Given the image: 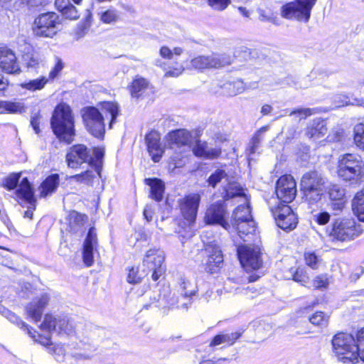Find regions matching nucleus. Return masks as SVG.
<instances>
[{
  "label": "nucleus",
  "instance_id": "nucleus-1",
  "mask_svg": "<svg viewBox=\"0 0 364 364\" xmlns=\"http://www.w3.org/2000/svg\"><path fill=\"white\" fill-rule=\"evenodd\" d=\"M50 125L57 138L70 144L75 136L74 118L70 107L66 104L58 105L53 114Z\"/></svg>",
  "mask_w": 364,
  "mask_h": 364
},
{
  "label": "nucleus",
  "instance_id": "nucleus-2",
  "mask_svg": "<svg viewBox=\"0 0 364 364\" xmlns=\"http://www.w3.org/2000/svg\"><path fill=\"white\" fill-rule=\"evenodd\" d=\"M93 156L90 155L86 146L76 144L70 148L66 154L68 166L72 168H77L83 164L88 162L91 168H95V171L100 174L102 171V159L105 151L100 147L93 149Z\"/></svg>",
  "mask_w": 364,
  "mask_h": 364
},
{
  "label": "nucleus",
  "instance_id": "nucleus-3",
  "mask_svg": "<svg viewBox=\"0 0 364 364\" xmlns=\"http://www.w3.org/2000/svg\"><path fill=\"white\" fill-rule=\"evenodd\" d=\"M337 173L339 178L351 184H360L364 180V161L356 154L341 155Z\"/></svg>",
  "mask_w": 364,
  "mask_h": 364
},
{
  "label": "nucleus",
  "instance_id": "nucleus-4",
  "mask_svg": "<svg viewBox=\"0 0 364 364\" xmlns=\"http://www.w3.org/2000/svg\"><path fill=\"white\" fill-rule=\"evenodd\" d=\"M41 328L47 333L44 336L38 335L41 339L39 343L45 346L53 344L50 336V333L53 331L58 334L65 333L66 335H70L74 332V326L72 321L65 316L56 318L50 314H46L41 325Z\"/></svg>",
  "mask_w": 364,
  "mask_h": 364
},
{
  "label": "nucleus",
  "instance_id": "nucleus-5",
  "mask_svg": "<svg viewBox=\"0 0 364 364\" xmlns=\"http://www.w3.org/2000/svg\"><path fill=\"white\" fill-rule=\"evenodd\" d=\"M331 343L333 353L344 362L346 360L353 362L359 358L355 338L351 334L337 333L333 336Z\"/></svg>",
  "mask_w": 364,
  "mask_h": 364
},
{
  "label": "nucleus",
  "instance_id": "nucleus-6",
  "mask_svg": "<svg viewBox=\"0 0 364 364\" xmlns=\"http://www.w3.org/2000/svg\"><path fill=\"white\" fill-rule=\"evenodd\" d=\"M360 225L352 218H337L332 224L329 236L332 240L347 242L354 240L362 233Z\"/></svg>",
  "mask_w": 364,
  "mask_h": 364
},
{
  "label": "nucleus",
  "instance_id": "nucleus-7",
  "mask_svg": "<svg viewBox=\"0 0 364 364\" xmlns=\"http://www.w3.org/2000/svg\"><path fill=\"white\" fill-rule=\"evenodd\" d=\"M232 58L227 53H213L210 55H200L190 62L192 68L203 71L204 70L222 69L230 65Z\"/></svg>",
  "mask_w": 364,
  "mask_h": 364
},
{
  "label": "nucleus",
  "instance_id": "nucleus-8",
  "mask_svg": "<svg viewBox=\"0 0 364 364\" xmlns=\"http://www.w3.org/2000/svg\"><path fill=\"white\" fill-rule=\"evenodd\" d=\"M60 19L55 12L38 15L34 20L33 31L36 36L53 38L59 29Z\"/></svg>",
  "mask_w": 364,
  "mask_h": 364
},
{
  "label": "nucleus",
  "instance_id": "nucleus-9",
  "mask_svg": "<svg viewBox=\"0 0 364 364\" xmlns=\"http://www.w3.org/2000/svg\"><path fill=\"white\" fill-rule=\"evenodd\" d=\"M81 114L87 132L96 138L103 139L105 125L102 113L95 107L87 106L81 109Z\"/></svg>",
  "mask_w": 364,
  "mask_h": 364
},
{
  "label": "nucleus",
  "instance_id": "nucleus-10",
  "mask_svg": "<svg viewBox=\"0 0 364 364\" xmlns=\"http://www.w3.org/2000/svg\"><path fill=\"white\" fill-rule=\"evenodd\" d=\"M316 0H296L282 6V16L289 19L309 21Z\"/></svg>",
  "mask_w": 364,
  "mask_h": 364
},
{
  "label": "nucleus",
  "instance_id": "nucleus-11",
  "mask_svg": "<svg viewBox=\"0 0 364 364\" xmlns=\"http://www.w3.org/2000/svg\"><path fill=\"white\" fill-rule=\"evenodd\" d=\"M164 259V253L159 249H150L145 255L141 267L146 269L147 274L151 272L154 281H157L166 272Z\"/></svg>",
  "mask_w": 364,
  "mask_h": 364
},
{
  "label": "nucleus",
  "instance_id": "nucleus-12",
  "mask_svg": "<svg viewBox=\"0 0 364 364\" xmlns=\"http://www.w3.org/2000/svg\"><path fill=\"white\" fill-rule=\"evenodd\" d=\"M272 213L279 228L284 230H294L298 223V218L291 208L279 203L276 208H271Z\"/></svg>",
  "mask_w": 364,
  "mask_h": 364
},
{
  "label": "nucleus",
  "instance_id": "nucleus-13",
  "mask_svg": "<svg viewBox=\"0 0 364 364\" xmlns=\"http://www.w3.org/2000/svg\"><path fill=\"white\" fill-rule=\"evenodd\" d=\"M237 253L241 265L247 271L258 269L262 267V261L259 249L257 247L238 245L237 246Z\"/></svg>",
  "mask_w": 364,
  "mask_h": 364
},
{
  "label": "nucleus",
  "instance_id": "nucleus-14",
  "mask_svg": "<svg viewBox=\"0 0 364 364\" xmlns=\"http://www.w3.org/2000/svg\"><path fill=\"white\" fill-rule=\"evenodd\" d=\"M243 205H238L234 210L230 220V228H241L247 226L248 232H255V223L251 215L248 200Z\"/></svg>",
  "mask_w": 364,
  "mask_h": 364
},
{
  "label": "nucleus",
  "instance_id": "nucleus-15",
  "mask_svg": "<svg viewBox=\"0 0 364 364\" xmlns=\"http://www.w3.org/2000/svg\"><path fill=\"white\" fill-rule=\"evenodd\" d=\"M296 182L291 176L280 177L276 186V194L281 200L280 203L287 204L293 200L296 196Z\"/></svg>",
  "mask_w": 364,
  "mask_h": 364
},
{
  "label": "nucleus",
  "instance_id": "nucleus-16",
  "mask_svg": "<svg viewBox=\"0 0 364 364\" xmlns=\"http://www.w3.org/2000/svg\"><path fill=\"white\" fill-rule=\"evenodd\" d=\"M226 208L222 202H217L212 204L208 209L205 220L207 224L220 225L224 229L230 231V225L225 219Z\"/></svg>",
  "mask_w": 364,
  "mask_h": 364
},
{
  "label": "nucleus",
  "instance_id": "nucleus-17",
  "mask_svg": "<svg viewBox=\"0 0 364 364\" xmlns=\"http://www.w3.org/2000/svg\"><path fill=\"white\" fill-rule=\"evenodd\" d=\"M200 202V196L198 193L188 194L181 200L180 208L181 214L189 223L195 221Z\"/></svg>",
  "mask_w": 364,
  "mask_h": 364
},
{
  "label": "nucleus",
  "instance_id": "nucleus-18",
  "mask_svg": "<svg viewBox=\"0 0 364 364\" xmlns=\"http://www.w3.org/2000/svg\"><path fill=\"white\" fill-rule=\"evenodd\" d=\"M49 300L50 297L48 294H43L40 297L33 299L25 308L27 315L34 322L39 321Z\"/></svg>",
  "mask_w": 364,
  "mask_h": 364
},
{
  "label": "nucleus",
  "instance_id": "nucleus-19",
  "mask_svg": "<svg viewBox=\"0 0 364 364\" xmlns=\"http://www.w3.org/2000/svg\"><path fill=\"white\" fill-rule=\"evenodd\" d=\"M0 68L8 73H19V65L11 50L6 48L0 49Z\"/></svg>",
  "mask_w": 364,
  "mask_h": 364
},
{
  "label": "nucleus",
  "instance_id": "nucleus-20",
  "mask_svg": "<svg viewBox=\"0 0 364 364\" xmlns=\"http://www.w3.org/2000/svg\"><path fill=\"white\" fill-rule=\"evenodd\" d=\"M63 68V64L60 60H58L55 67L50 72L48 77H42L40 79H36L33 80H31L27 83L22 84L21 86L23 88L26 90H41L44 87V85L53 80L55 77H57L59 73Z\"/></svg>",
  "mask_w": 364,
  "mask_h": 364
},
{
  "label": "nucleus",
  "instance_id": "nucleus-21",
  "mask_svg": "<svg viewBox=\"0 0 364 364\" xmlns=\"http://www.w3.org/2000/svg\"><path fill=\"white\" fill-rule=\"evenodd\" d=\"M147 150L154 162H159L164 152L160 144V135L156 131L149 132L145 136Z\"/></svg>",
  "mask_w": 364,
  "mask_h": 364
},
{
  "label": "nucleus",
  "instance_id": "nucleus-22",
  "mask_svg": "<svg viewBox=\"0 0 364 364\" xmlns=\"http://www.w3.org/2000/svg\"><path fill=\"white\" fill-rule=\"evenodd\" d=\"M97 234L94 228H90L83 244L82 259L86 266L93 263V250L97 245Z\"/></svg>",
  "mask_w": 364,
  "mask_h": 364
},
{
  "label": "nucleus",
  "instance_id": "nucleus-23",
  "mask_svg": "<svg viewBox=\"0 0 364 364\" xmlns=\"http://www.w3.org/2000/svg\"><path fill=\"white\" fill-rule=\"evenodd\" d=\"M193 152L197 157L211 160L218 159L221 155L222 150L220 147H211L207 142L198 140L193 147Z\"/></svg>",
  "mask_w": 364,
  "mask_h": 364
},
{
  "label": "nucleus",
  "instance_id": "nucleus-24",
  "mask_svg": "<svg viewBox=\"0 0 364 364\" xmlns=\"http://www.w3.org/2000/svg\"><path fill=\"white\" fill-rule=\"evenodd\" d=\"M167 140L170 147L175 149L188 146L191 142V135L186 129H177L168 134Z\"/></svg>",
  "mask_w": 364,
  "mask_h": 364
},
{
  "label": "nucleus",
  "instance_id": "nucleus-25",
  "mask_svg": "<svg viewBox=\"0 0 364 364\" xmlns=\"http://www.w3.org/2000/svg\"><path fill=\"white\" fill-rule=\"evenodd\" d=\"M324 178L317 171L305 173L301 180V190H311L315 188H323Z\"/></svg>",
  "mask_w": 364,
  "mask_h": 364
},
{
  "label": "nucleus",
  "instance_id": "nucleus-26",
  "mask_svg": "<svg viewBox=\"0 0 364 364\" xmlns=\"http://www.w3.org/2000/svg\"><path fill=\"white\" fill-rule=\"evenodd\" d=\"M180 288L182 299H187L188 301L181 302L178 305V308L188 309V306L191 304V297L194 296L196 292V286L190 280L186 278H181Z\"/></svg>",
  "mask_w": 364,
  "mask_h": 364
},
{
  "label": "nucleus",
  "instance_id": "nucleus-27",
  "mask_svg": "<svg viewBox=\"0 0 364 364\" xmlns=\"http://www.w3.org/2000/svg\"><path fill=\"white\" fill-rule=\"evenodd\" d=\"M205 250L208 252L207 269L213 273L215 271V268L223 262V255L220 247L216 245H208Z\"/></svg>",
  "mask_w": 364,
  "mask_h": 364
},
{
  "label": "nucleus",
  "instance_id": "nucleus-28",
  "mask_svg": "<svg viewBox=\"0 0 364 364\" xmlns=\"http://www.w3.org/2000/svg\"><path fill=\"white\" fill-rule=\"evenodd\" d=\"M144 183L150 187V197L157 202L161 201L165 191L164 183L157 178H146Z\"/></svg>",
  "mask_w": 364,
  "mask_h": 364
},
{
  "label": "nucleus",
  "instance_id": "nucleus-29",
  "mask_svg": "<svg viewBox=\"0 0 364 364\" xmlns=\"http://www.w3.org/2000/svg\"><path fill=\"white\" fill-rule=\"evenodd\" d=\"M55 5L66 18L75 20L79 18L78 9L72 4L70 0H55Z\"/></svg>",
  "mask_w": 364,
  "mask_h": 364
},
{
  "label": "nucleus",
  "instance_id": "nucleus-30",
  "mask_svg": "<svg viewBox=\"0 0 364 364\" xmlns=\"http://www.w3.org/2000/svg\"><path fill=\"white\" fill-rule=\"evenodd\" d=\"M223 198L225 200L234 198H240L244 200V202H247L248 200L243 188L237 182L235 181L229 182L224 187Z\"/></svg>",
  "mask_w": 364,
  "mask_h": 364
},
{
  "label": "nucleus",
  "instance_id": "nucleus-31",
  "mask_svg": "<svg viewBox=\"0 0 364 364\" xmlns=\"http://www.w3.org/2000/svg\"><path fill=\"white\" fill-rule=\"evenodd\" d=\"M16 194L17 197L24 200L30 205H33L36 202L33 188L27 178H23L21 180L19 188L16 191Z\"/></svg>",
  "mask_w": 364,
  "mask_h": 364
},
{
  "label": "nucleus",
  "instance_id": "nucleus-32",
  "mask_svg": "<svg viewBox=\"0 0 364 364\" xmlns=\"http://www.w3.org/2000/svg\"><path fill=\"white\" fill-rule=\"evenodd\" d=\"M215 88L226 90L255 89V86H247L240 79L230 78L217 80Z\"/></svg>",
  "mask_w": 364,
  "mask_h": 364
},
{
  "label": "nucleus",
  "instance_id": "nucleus-33",
  "mask_svg": "<svg viewBox=\"0 0 364 364\" xmlns=\"http://www.w3.org/2000/svg\"><path fill=\"white\" fill-rule=\"evenodd\" d=\"M60 177L58 174L48 176L41 183V196L46 197L53 193L59 186Z\"/></svg>",
  "mask_w": 364,
  "mask_h": 364
},
{
  "label": "nucleus",
  "instance_id": "nucleus-34",
  "mask_svg": "<svg viewBox=\"0 0 364 364\" xmlns=\"http://www.w3.org/2000/svg\"><path fill=\"white\" fill-rule=\"evenodd\" d=\"M241 336L239 332L216 335L210 343V346L215 347L223 343L231 346Z\"/></svg>",
  "mask_w": 364,
  "mask_h": 364
},
{
  "label": "nucleus",
  "instance_id": "nucleus-35",
  "mask_svg": "<svg viewBox=\"0 0 364 364\" xmlns=\"http://www.w3.org/2000/svg\"><path fill=\"white\" fill-rule=\"evenodd\" d=\"M352 208L358 220L364 222V189L355 196Z\"/></svg>",
  "mask_w": 364,
  "mask_h": 364
},
{
  "label": "nucleus",
  "instance_id": "nucleus-36",
  "mask_svg": "<svg viewBox=\"0 0 364 364\" xmlns=\"http://www.w3.org/2000/svg\"><path fill=\"white\" fill-rule=\"evenodd\" d=\"M327 132V128L323 121H314V124L308 128L306 135L309 138L318 139L323 136Z\"/></svg>",
  "mask_w": 364,
  "mask_h": 364
},
{
  "label": "nucleus",
  "instance_id": "nucleus-37",
  "mask_svg": "<svg viewBox=\"0 0 364 364\" xmlns=\"http://www.w3.org/2000/svg\"><path fill=\"white\" fill-rule=\"evenodd\" d=\"M4 316L11 323L16 324L18 327L24 331H26L32 338H35V336L32 335V332L28 326L24 321H23L20 317L16 316L14 313L11 312L8 309H5L3 311Z\"/></svg>",
  "mask_w": 364,
  "mask_h": 364
},
{
  "label": "nucleus",
  "instance_id": "nucleus-38",
  "mask_svg": "<svg viewBox=\"0 0 364 364\" xmlns=\"http://www.w3.org/2000/svg\"><path fill=\"white\" fill-rule=\"evenodd\" d=\"M0 109L11 114H21L25 111L23 103L4 100H0Z\"/></svg>",
  "mask_w": 364,
  "mask_h": 364
},
{
  "label": "nucleus",
  "instance_id": "nucleus-39",
  "mask_svg": "<svg viewBox=\"0 0 364 364\" xmlns=\"http://www.w3.org/2000/svg\"><path fill=\"white\" fill-rule=\"evenodd\" d=\"M102 110L105 113L109 114L111 119L109 122V128L112 127V125L116 122V119L119 114V109L117 103L113 102H104L102 104Z\"/></svg>",
  "mask_w": 364,
  "mask_h": 364
},
{
  "label": "nucleus",
  "instance_id": "nucleus-40",
  "mask_svg": "<svg viewBox=\"0 0 364 364\" xmlns=\"http://www.w3.org/2000/svg\"><path fill=\"white\" fill-rule=\"evenodd\" d=\"M269 126H264L261 127L259 130H257V132L253 136L250 141V147L247 149L250 155L253 154L256 152L260 144L261 141L263 139V134L266 132H267Z\"/></svg>",
  "mask_w": 364,
  "mask_h": 364
},
{
  "label": "nucleus",
  "instance_id": "nucleus-41",
  "mask_svg": "<svg viewBox=\"0 0 364 364\" xmlns=\"http://www.w3.org/2000/svg\"><path fill=\"white\" fill-rule=\"evenodd\" d=\"M131 91H142L144 90H151L153 88L150 82L140 75H136L133 79L130 86Z\"/></svg>",
  "mask_w": 364,
  "mask_h": 364
},
{
  "label": "nucleus",
  "instance_id": "nucleus-42",
  "mask_svg": "<svg viewBox=\"0 0 364 364\" xmlns=\"http://www.w3.org/2000/svg\"><path fill=\"white\" fill-rule=\"evenodd\" d=\"M304 193L306 200L309 203H316L318 202L322 195L323 194L324 189L315 188L311 190H301Z\"/></svg>",
  "mask_w": 364,
  "mask_h": 364
},
{
  "label": "nucleus",
  "instance_id": "nucleus-43",
  "mask_svg": "<svg viewBox=\"0 0 364 364\" xmlns=\"http://www.w3.org/2000/svg\"><path fill=\"white\" fill-rule=\"evenodd\" d=\"M92 168L94 170H87L80 174L72 176L70 178L75 180L77 182L89 184L92 181V179L95 177L96 174L100 176V173L98 174L95 171V168Z\"/></svg>",
  "mask_w": 364,
  "mask_h": 364
},
{
  "label": "nucleus",
  "instance_id": "nucleus-44",
  "mask_svg": "<svg viewBox=\"0 0 364 364\" xmlns=\"http://www.w3.org/2000/svg\"><path fill=\"white\" fill-rule=\"evenodd\" d=\"M228 178L225 171L218 168L207 179L208 185L213 188H215L217 185L224 178Z\"/></svg>",
  "mask_w": 364,
  "mask_h": 364
},
{
  "label": "nucleus",
  "instance_id": "nucleus-45",
  "mask_svg": "<svg viewBox=\"0 0 364 364\" xmlns=\"http://www.w3.org/2000/svg\"><path fill=\"white\" fill-rule=\"evenodd\" d=\"M146 275H147L146 269L143 268L142 270L139 272L138 269L132 267L129 269L127 280L131 284H138Z\"/></svg>",
  "mask_w": 364,
  "mask_h": 364
},
{
  "label": "nucleus",
  "instance_id": "nucleus-46",
  "mask_svg": "<svg viewBox=\"0 0 364 364\" xmlns=\"http://www.w3.org/2000/svg\"><path fill=\"white\" fill-rule=\"evenodd\" d=\"M329 316L322 311H317L309 317V321L320 327H325L328 325Z\"/></svg>",
  "mask_w": 364,
  "mask_h": 364
},
{
  "label": "nucleus",
  "instance_id": "nucleus-47",
  "mask_svg": "<svg viewBox=\"0 0 364 364\" xmlns=\"http://www.w3.org/2000/svg\"><path fill=\"white\" fill-rule=\"evenodd\" d=\"M354 142L364 151V124H358L354 127Z\"/></svg>",
  "mask_w": 364,
  "mask_h": 364
},
{
  "label": "nucleus",
  "instance_id": "nucleus-48",
  "mask_svg": "<svg viewBox=\"0 0 364 364\" xmlns=\"http://www.w3.org/2000/svg\"><path fill=\"white\" fill-rule=\"evenodd\" d=\"M119 14L115 9H108L100 14V20L105 23H113L118 21Z\"/></svg>",
  "mask_w": 364,
  "mask_h": 364
},
{
  "label": "nucleus",
  "instance_id": "nucleus-49",
  "mask_svg": "<svg viewBox=\"0 0 364 364\" xmlns=\"http://www.w3.org/2000/svg\"><path fill=\"white\" fill-rule=\"evenodd\" d=\"M328 195L331 200L344 199L345 189L338 184L331 185Z\"/></svg>",
  "mask_w": 364,
  "mask_h": 364
},
{
  "label": "nucleus",
  "instance_id": "nucleus-50",
  "mask_svg": "<svg viewBox=\"0 0 364 364\" xmlns=\"http://www.w3.org/2000/svg\"><path fill=\"white\" fill-rule=\"evenodd\" d=\"M23 59L28 68H35L41 61L39 54L36 52L25 53L23 55Z\"/></svg>",
  "mask_w": 364,
  "mask_h": 364
},
{
  "label": "nucleus",
  "instance_id": "nucleus-51",
  "mask_svg": "<svg viewBox=\"0 0 364 364\" xmlns=\"http://www.w3.org/2000/svg\"><path fill=\"white\" fill-rule=\"evenodd\" d=\"M43 0H18L14 4L15 10H19L23 7H38L41 6Z\"/></svg>",
  "mask_w": 364,
  "mask_h": 364
},
{
  "label": "nucleus",
  "instance_id": "nucleus-52",
  "mask_svg": "<svg viewBox=\"0 0 364 364\" xmlns=\"http://www.w3.org/2000/svg\"><path fill=\"white\" fill-rule=\"evenodd\" d=\"M355 343L358 356L364 362V328L358 331Z\"/></svg>",
  "mask_w": 364,
  "mask_h": 364
},
{
  "label": "nucleus",
  "instance_id": "nucleus-53",
  "mask_svg": "<svg viewBox=\"0 0 364 364\" xmlns=\"http://www.w3.org/2000/svg\"><path fill=\"white\" fill-rule=\"evenodd\" d=\"M19 179L20 173H12L4 180L3 186L8 190H13L17 186Z\"/></svg>",
  "mask_w": 364,
  "mask_h": 364
},
{
  "label": "nucleus",
  "instance_id": "nucleus-54",
  "mask_svg": "<svg viewBox=\"0 0 364 364\" xmlns=\"http://www.w3.org/2000/svg\"><path fill=\"white\" fill-rule=\"evenodd\" d=\"M292 279L296 282L305 285L309 282V277L306 274L303 269L297 268L291 272Z\"/></svg>",
  "mask_w": 364,
  "mask_h": 364
},
{
  "label": "nucleus",
  "instance_id": "nucleus-55",
  "mask_svg": "<svg viewBox=\"0 0 364 364\" xmlns=\"http://www.w3.org/2000/svg\"><path fill=\"white\" fill-rule=\"evenodd\" d=\"M313 110L314 109L310 108H299L291 111L289 115L296 116L299 118V120H301L313 114Z\"/></svg>",
  "mask_w": 364,
  "mask_h": 364
},
{
  "label": "nucleus",
  "instance_id": "nucleus-56",
  "mask_svg": "<svg viewBox=\"0 0 364 364\" xmlns=\"http://www.w3.org/2000/svg\"><path fill=\"white\" fill-rule=\"evenodd\" d=\"M306 263L311 268L316 269L318 267L319 259L314 252H307L305 254Z\"/></svg>",
  "mask_w": 364,
  "mask_h": 364
},
{
  "label": "nucleus",
  "instance_id": "nucleus-57",
  "mask_svg": "<svg viewBox=\"0 0 364 364\" xmlns=\"http://www.w3.org/2000/svg\"><path fill=\"white\" fill-rule=\"evenodd\" d=\"M209 5L214 9L223 11L229 5L230 0H208Z\"/></svg>",
  "mask_w": 364,
  "mask_h": 364
},
{
  "label": "nucleus",
  "instance_id": "nucleus-58",
  "mask_svg": "<svg viewBox=\"0 0 364 364\" xmlns=\"http://www.w3.org/2000/svg\"><path fill=\"white\" fill-rule=\"evenodd\" d=\"M246 230L247 226L244 225V228H230L229 232H236L241 240H242L244 242H247L249 241L250 236L254 232H248L246 231Z\"/></svg>",
  "mask_w": 364,
  "mask_h": 364
},
{
  "label": "nucleus",
  "instance_id": "nucleus-59",
  "mask_svg": "<svg viewBox=\"0 0 364 364\" xmlns=\"http://www.w3.org/2000/svg\"><path fill=\"white\" fill-rule=\"evenodd\" d=\"M314 217L318 224L323 225L329 222L331 215L328 212L323 211L314 215Z\"/></svg>",
  "mask_w": 364,
  "mask_h": 364
},
{
  "label": "nucleus",
  "instance_id": "nucleus-60",
  "mask_svg": "<svg viewBox=\"0 0 364 364\" xmlns=\"http://www.w3.org/2000/svg\"><path fill=\"white\" fill-rule=\"evenodd\" d=\"M328 284L326 275H319L314 280V287L316 289L326 288Z\"/></svg>",
  "mask_w": 364,
  "mask_h": 364
},
{
  "label": "nucleus",
  "instance_id": "nucleus-61",
  "mask_svg": "<svg viewBox=\"0 0 364 364\" xmlns=\"http://www.w3.org/2000/svg\"><path fill=\"white\" fill-rule=\"evenodd\" d=\"M347 100H343L340 105L338 106H347V105H357V106H364V100L363 99H359L357 97L349 98L347 97Z\"/></svg>",
  "mask_w": 364,
  "mask_h": 364
},
{
  "label": "nucleus",
  "instance_id": "nucleus-62",
  "mask_svg": "<svg viewBox=\"0 0 364 364\" xmlns=\"http://www.w3.org/2000/svg\"><path fill=\"white\" fill-rule=\"evenodd\" d=\"M346 205L344 199L331 200V207L332 210L336 211L335 215H338L339 212L342 211Z\"/></svg>",
  "mask_w": 364,
  "mask_h": 364
},
{
  "label": "nucleus",
  "instance_id": "nucleus-63",
  "mask_svg": "<svg viewBox=\"0 0 364 364\" xmlns=\"http://www.w3.org/2000/svg\"><path fill=\"white\" fill-rule=\"evenodd\" d=\"M40 124V117L38 114H36L31 117V124L35 131L36 134H39L41 132V129L39 128Z\"/></svg>",
  "mask_w": 364,
  "mask_h": 364
},
{
  "label": "nucleus",
  "instance_id": "nucleus-64",
  "mask_svg": "<svg viewBox=\"0 0 364 364\" xmlns=\"http://www.w3.org/2000/svg\"><path fill=\"white\" fill-rule=\"evenodd\" d=\"M160 55L165 59L173 58V51L167 46H162L159 51Z\"/></svg>",
  "mask_w": 364,
  "mask_h": 364
}]
</instances>
